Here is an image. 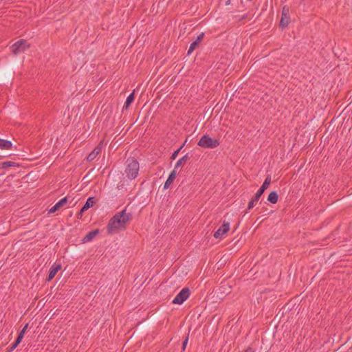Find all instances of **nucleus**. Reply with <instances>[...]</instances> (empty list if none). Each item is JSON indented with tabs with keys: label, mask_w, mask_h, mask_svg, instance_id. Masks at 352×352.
Here are the masks:
<instances>
[{
	"label": "nucleus",
	"mask_w": 352,
	"mask_h": 352,
	"mask_svg": "<svg viewBox=\"0 0 352 352\" xmlns=\"http://www.w3.org/2000/svg\"><path fill=\"white\" fill-rule=\"evenodd\" d=\"M126 211L125 208L109 219L107 226L108 234H113L126 228V225L132 220L133 216L131 213H126Z\"/></svg>",
	"instance_id": "nucleus-1"
},
{
	"label": "nucleus",
	"mask_w": 352,
	"mask_h": 352,
	"mask_svg": "<svg viewBox=\"0 0 352 352\" xmlns=\"http://www.w3.org/2000/svg\"><path fill=\"white\" fill-rule=\"evenodd\" d=\"M271 184V175H267L263 183L262 186L257 190L254 196L251 199V200L248 203V210H251L255 206V204L259 200L260 197L262 196L265 190L269 188V186Z\"/></svg>",
	"instance_id": "nucleus-2"
},
{
	"label": "nucleus",
	"mask_w": 352,
	"mask_h": 352,
	"mask_svg": "<svg viewBox=\"0 0 352 352\" xmlns=\"http://www.w3.org/2000/svg\"><path fill=\"white\" fill-rule=\"evenodd\" d=\"M139 162L134 158H129L126 160L125 173L127 177L133 179L137 177L139 172Z\"/></svg>",
	"instance_id": "nucleus-3"
},
{
	"label": "nucleus",
	"mask_w": 352,
	"mask_h": 352,
	"mask_svg": "<svg viewBox=\"0 0 352 352\" xmlns=\"http://www.w3.org/2000/svg\"><path fill=\"white\" fill-rule=\"evenodd\" d=\"M219 141L217 139H212L208 135L206 134L201 136L197 145L204 148H214L219 145Z\"/></svg>",
	"instance_id": "nucleus-4"
},
{
	"label": "nucleus",
	"mask_w": 352,
	"mask_h": 352,
	"mask_svg": "<svg viewBox=\"0 0 352 352\" xmlns=\"http://www.w3.org/2000/svg\"><path fill=\"white\" fill-rule=\"evenodd\" d=\"M30 47V45L25 39H21L14 43L11 47V51L14 55L24 52Z\"/></svg>",
	"instance_id": "nucleus-5"
},
{
	"label": "nucleus",
	"mask_w": 352,
	"mask_h": 352,
	"mask_svg": "<svg viewBox=\"0 0 352 352\" xmlns=\"http://www.w3.org/2000/svg\"><path fill=\"white\" fill-rule=\"evenodd\" d=\"M190 294V290L188 287L183 288L172 301L173 304L182 305L187 300Z\"/></svg>",
	"instance_id": "nucleus-6"
},
{
	"label": "nucleus",
	"mask_w": 352,
	"mask_h": 352,
	"mask_svg": "<svg viewBox=\"0 0 352 352\" xmlns=\"http://www.w3.org/2000/svg\"><path fill=\"white\" fill-rule=\"evenodd\" d=\"M290 23V16H289V8L286 6L283 7L282 13H281V19L280 21L279 26L282 29L287 27L289 23Z\"/></svg>",
	"instance_id": "nucleus-7"
},
{
	"label": "nucleus",
	"mask_w": 352,
	"mask_h": 352,
	"mask_svg": "<svg viewBox=\"0 0 352 352\" xmlns=\"http://www.w3.org/2000/svg\"><path fill=\"white\" fill-rule=\"evenodd\" d=\"M28 326V324H26L25 326L21 330V331L18 334V336H17L16 340L8 348H7V352L13 351L18 346V345L21 343V340H23V338L24 337V334L26 331Z\"/></svg>",
	"instance_id": "nucleus-8"
},
{
	"label": "nucleus",
	"mask_w": 352,
	"mask_h": 352,
	"mask_svg": "<svg viewBox=\"0 0 352 352\" xmlns=\"http://www.w3.org/2000/svg\"><path fill=\"white\" fill-rule=\"evenodd\" d=\"M96 204V199L94 197H89L80 212L77 214V218L81 219L82 214Z\"/></svg>",
	"instance_id": "nucleus-9"
},
{
	"label": "nucleus",
	"mask_w": 352,
	"mask_h": 352,
	"mask_svg": "<svg viewBox=\"0 0 352 352\" xmlns=\"http://www.w3.org/2000/svg\"><path fill=\"white\" fill-rule=\"evenodd\" d=\"M230 230V223L228 222H223L221 227L214 232V236L216 239H221Z\"/></svg>",
	"instance_id": "nucleus-10"
},
{
	"label": "nucleus",
	"mask_w": 352,
	"mask_h": 352,
	"mask_svg": "<svg viewBox=\"0 0 352 352\" xmlns=\"http://www.w3.org/2000/svg\"><path fill=\"white\" fill-rule=\"evenodd\" d=\"M61 269V265L60 264H56L54 263L49 271V274L46 278V281H50L52 280L54 276H56V273Z\"/></svg>",
	"instance_id": "nucleus-11"
},
{
	"label": "nucleus",
	"mask_w": 352,
	"mask_h": 352,
	"mask_svg": "<svg viewBox=\"0 0 352 352\" xmlns=\"http://www.w3.org/2000/svg\"><path fill=\"white\" fill-rule=\"evenodd\" d=\"M67 197H65L58 201L53 207H52L49 211V214H52L59 210L60 208L64 206L67 203Z\"/></svg>",
	"instance_id": "nucleus-12"
},
{
	"label": "nucleus",
	"mask_w": 352,
	"mask_h": 352,
	"mask_svg": "<svg viewBox=\"0 0 352 352\" xmlns=\"http://www.w3.org/2000/svg\"><path fill=\"white\" fill-rule=\"evenodd\" d=\"M100 232V230L98 229H96L94 230H91V232H88L82 239V243H87L91 241H92L94 237H96L98 233Z\"/></svg>",
	"instance_id": "nucleus-13"
},
{
	"label": "nucleus",
	"mask_w": 352,
	"mask_h": 352,
	"mask_svg": "<svg viewBox=\"0 0 352 352\" xmlns=\"http://www.w3.org/2000/svg\"><path fill=\"white\" fill-rule=\"evenodd\" d=\"M176 175H177V170L173 169L169 174L168 179L165 182V184L164 185V189L168 188L169 186L173 183L175 179L176 178Z\"/></svg>",
	"instance_id": "nucleus-14"
},
{
	"label": "nucleus",
	"mask_w": 352,
	"mask_h": 352,
	"mask_svg": "<svg viewBox=\"0 0 352 352\" xmlns=\"http://www.w3.org/2000/svg\"><path fill=\"white\" fill-rule=\"evenodd\" d=\"M101 147L100 146H96L87 157V160L88 162H91L94 160L96 156L100 153Z\"/></svg>",
	"instance_id": "nucleus-15"
},
{
	"label": "nucleus",
	"mask_w": 352,
	"mask_h": 352,
	"mask_svg": "<svg viewBox=\"0 0 352 352\" xmlns=\"http://www.w3.org/2000/svg\"><path fill=\"white\" fill-rule=\"evenodd\" d=\"M98 170V168H91L87 173V174L84 176V177L82 178V180L83 181H85L86 182H89L92 177L94 176V175L96 174V173Z\"/></svg>",
	"instance_id": "nucleus-16"
},
{
	"label": "nucleus",
	"mask_w": 352,
	"mask_h": 352,
	"mask_svg": "<svg viewBox=\"0 0 352 352\" xmlns=\"http://www.w3.org/2000/svg\"><path fill=\"white\" fill-rule=\"evenodd\" d=\"M190 158L189 153H186L177 162L174 169L177 170L179 167L184 166Z\"/></svg>",
	"instance_id": "nucleus-17"
},
{
	"label": "nucleus",
	"mask_w": 352,
	"mask_h": 352,
	"mask_svg": "<svg viewBox=\"0 0 352 352\" xmlns=\"http://www.w3.org/2000/svg\"><path fill=\"white\" fill-rule=\"evenodd\" d=\"M278 199V195L276 191H272L268 195L267 201L271 204H275Z\"/></svg>",
	"instance_id": "nucleus-18"
},
{
	"label": "nucleus",
	"mask_w": 352,
	"mask_h": 352,
	"mask_svg": "<svg viewBox=\"0 0 352 352\" xmlns=\"http://www.w3.org/2000/svg\"><path fill=\"white\" fill-rule=\"evenodd\" d=\"M290 311V308L287 307V305L280 309L278 312L276 314L274 319H280L283 316Z\"/></svg>",
	"instance_id": "nucleus-19"
},
{
	"label": "nucleus",
	"mask_w": 352,
	"mask_h": 352,
	"mask_svg": "<svg viewBox=\"0 0 352 352\" xmlns=\"http://www.w3.org/2000/svg\"><path fill=\"white\" fill-rule=\"evenodd\" d=\"M12 144L10 140H3L0 138V148L8 149L12 148Z\"/></svg>",
	"instance_id": "nucleus-20"
},
{
	"label": "nucleus",
	"mask_w": 352,
	"mask_h": 352,
	"mask_svg": "<svg viewBox=\"0 0 352 352\" xmlns=\"http://www.w3.org/2000/svg\"><path fill=\"white\" fill-rule=\"evenodd\" d=\"M135 99V94L134 91L129 94V96L126 98V102L124 104L123 109H127L131 104L134 101Z\"/></svg>",
	"instance_id": "nucleus-21"
},
{
	"label": "nucleus",
	"mask_w": 352,
	"mask_h": 352,
	"mask_svg": "<svg viewBox=\"0 0 352 352\" xmlns=\"http://www.w3.org/2000/svg\"><path fill=\"white\" fill-rule=\"evenodd\" d=\"M12 166H19V164L12 161L3 162L0 164V168L5 169Z\"/></svg>",
	"instance_id": "nucleus-22"
},
{
	"label": "nucleus",
	"mask_w": 352,
	"mask_h": 352,
	"mask_svg": "<svg viewBox=\"0 0 352 352\" xmlns=\"http://www.w3.org/2000/svg\"><path fill=\"white\" fill-rule=\"evenodd\" d=\"M199 45L197 42L193 41L189 47L187 55H190Z\"/></svg>",
	"instance_id": "nucleus-23"
},
{
	"label": "nucleus",
	"mask_w": 352,
	"mask_h": 352,
	"mask_svg": "<svg viewBox=\"0 0 352 352\" xmlns=\"http://www.w3.org/2000/svg\"><path fill=\"white\" fill-rule=\"evenodd\" d=\"M185 142H186V140ZM185 143H186V142H184V144H182V146H181L178 149H177L176 151H175L172 153V155H171V156H170V159H171V160H175V159H176V157H177V155H178L179 153L180 152V151L182 150V148L184 146Z\"/></svg>",
	"instance_id": "nucleus-24"
},
{
	"label": "nucleus",
	"mask_w": 352,
	"mask_h": 352,
	"mask_svg": "<svg viewBox=\"0 0 352 352\" xmlns=\"http://www.w3.org/2000/svg\"><path fill=\"white\" fill-rule=\"evenodd\" d=\"M204 33L202 32L196 38L195 41H194L195 42H197L198 45L200 44V43L201 42V41L204 39Z\"/></svg>",
	"instance_id": "nucleus-25"
},
{
	"label": "nucleus",
	"mask_w": 352,
	"mask_h": 352,
	"mask_svg": "<svg viewBox=\"0 0 352 352\" xmlns=\"http://www.w3.org/2000/svg\"><path fill=\"white\" fill-rule=\"evenodd\" d=\"M188 335H187V336L186 337L185 340L183 341L182 346V350L183 351H185L186 345L188 344Z\"/></svg>",
	"instance_id": "nucleus-26"
},
{
	"label": "nucleus",
	"mask_w": 352,
	"mask_h": 352,
	"mask_svg": "<svg viewBox=\"0 0 352 352\" xmlns=\"http://www.w3.org/2000/svg\"><path fill=\"white\" fill-rule=\"evenodd\" d=\"M244 352H254V350L251 347H248Z\"/></svg>",
	"instance_id": "nucleus-27"
},
{
	"label": "nucleus",
	"mask_w": 352,
	"mask_h": 352,
	"mask_svg": "<svg viewBox=\"0 0 352 352\" xmlns=\"http://www.w3.org/2000/svg\"><path fill=\"white\" fill-rule=\"evenodd\" d=\"M259 219H260V217H257L256 221H259Z\"/></svg>",
	"instance_id": "nucleus-28"
},
{
	"label": "nucleus",
	"mask_w": 352,
	"mask_h": 352,
	"mask_svg": "<svg viewBox=\"0 0 352 352\" xmlns=\"http://www.w3.org/2000/svg\"><path fill=\"white\" fill-rule=\"evenodd\" d=\"M259 219H260V217H257L256 221H259Z\"/></svg>",
	"instance_id": "nucleus-29"
},
{
	"label": "nucleus",
	"mask_w": 352,
	"mask_h": 352,
	"mask_svg": "<svg viewBox=\"0 0 352 352\" xmlns=\"http://www.w3.org/2000/svg\"><path fill=\"white\" fill-rule=\"evenodd\" d=\"M230 3V0H228L227 2H226V4H228Z\"/></svg>",
	"instance_id": "nucleus-30"
},
{
	"label": "nucleus",
	"mask_w": 352,
	"mask_h": 352,
	"mask_svg": "<svg viewBox=\"0 0 352 352\" xmlns=\"http://www.w3.org/2000/svg\"><path fill=\"white\" fill-rule=\"evenodd\" d=\"M2 0H0V2Z\"/></svg>",
	"instance_id": "nucleus-31"
},
{
	"label": "nucleus",
	"mask_w": 352,
	"mask_h": 352,
	"mask_svg": "<svg viewBox=\"0 0 352 352\" xmlns=\"http://www.w3.org/2000/svg\"><path fill=\"white\" fill-rule=\"evenodd\" d=\"M0 157H1V155H0Z\"/></svg>",
	"instance_id": "nucleus-32"
}]
</instances>
